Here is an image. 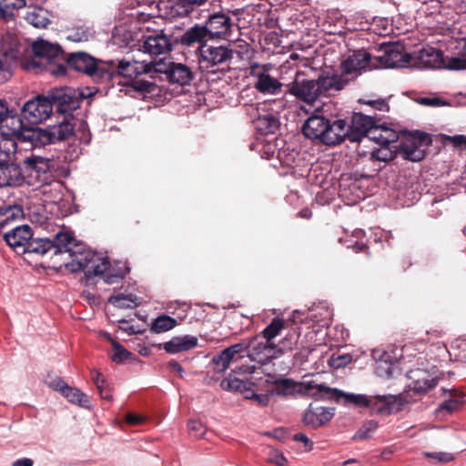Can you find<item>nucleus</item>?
Segmentation results:
<instances>
[{
	"label": "nucleus",
	"mask_w": 466,
	"mask_h": 466,
	"mask_svg": "<svg viewBox=\"0 0 466 466\" xmlns=\"http://www.w3.org/2000/svg\"><path fill=\"white\" fill-rule=\"evenodd\" d=\"M66 268L72 272L84 271L87 279L101 276L107 284L118 283L129 272L124 263L117 261L112 266L107 257L84 247L75 252V258L66 264Z\"/></svg>",
	"instance_id": "obj_1"
},
{
	"label": "nucleus",
	"mask_w": 466,
	"mask_h": 466,
	"mask_svg": "<svg viewBox=\"0 0 466 466\" xmlns=\"http://www.w3.org/2000/svg\"><path fill=\"white\" fill-rule=\"evenodd\" d=\"M24 176L25 183L30 187H36L42 189V193L46 194V188L56 184V182L57 163L56 160L42 156L31 154L23 160Z\"/></svg>",
	"instance_id": "obj_2"
},
{
	"label": "nucleus",
	"mask_w": 466,
	"mask_h": 466,
	"mask_svg": "<svg viewBox=\"0 0 466 466\" xmlns=\"http://www.w3.org/2000/svg\"><path fill=\"white\" fill-rule=\"evenodd\" d=\"M62 63L67 69L84 73L95 81L109 82L114 78V68L106 63L98 65L96 60L86 52L65 54Z\"/></svg>",
	"instance_id": "obj_3"
},
{
	"label": "nucleus",
	"mask_w": 466,
	"mask_h": 466,
	"mask_svg": "<svg viewBox=\"0 0 466 466\" xmlns=\"http://www.w3.org/2000/svg\"><path fill=\"white\" fill-rule=\"evenodd\" d=\"M32 50L37 58V61L32 60V67L44 66L47 72L56 76L66 74V66L62 63L66 53L59 45L40 39L33 43Z\"/></svg>",
	"instance_id": "obj_4"
},
{
	"label": "nucleus",
	"mask_w": 466,
	"mask_h": 466,
	"mask_svg": "<svg viewBox=\"0 0 466 466\" xmlns=\"http://www.w3.org/2000/svg\"><path fill=\"white\" fill-rule=\"evenodd\" d=\"M235 53L229 45L204 46L198 56L199 67L211 73L229 70Z\"/></svg>",
	"instance_id": "obj_5"
},
{
	"label": "nucleus",
	"mask_w": 466,
	"mask_h": 466,
	"mask_svg": "<svg viewBox=\"0 0 466 466\" xmlns=\"http://www.w3.org/2000/svg\"><path fill=\"white\" fill-rule=\"evenodd\" d=\"M52 109L56 108L58 114L71 115L73 111L80 107V104L86 95L79 89L70 86L52 88L47 93Z\"/></svg>",
	"instance_id": "obj_6"
},
{
	"label": "nucleus",
	"mask_w": 466,
	"mask_h": 466,
	"mask_svg": "<svg viewBox=\"0 0 466 466\" xmlns=\"http://www.w3.org/2000/svg\"><path fill=\"white\" fill-rule=\"evenodd\" d=\"M432 139L430 134L416 130L406 137L398 147V153L405 160L419 162L425 157V149L431 146Z\"/></svg>",
	"instance_id": "obj_7"
},
{
	"label": "nucleus",
	"mask_w": 466,
	"mask_h": 466,
	"mask_svg": "<svg viewBox=\"0 0 466 466\" xmlns=\"http://www.w3.org/2000/svg\"><path fill=\"white\" fill-rule=\"evenodd\" d=\"M74 136L75 124L70 119L65 117L63 121L56 125L33 131L32 139L38 140L41 144L46 145L66 141Z\"/></svg>",
	"instance_id": "obj_8"
},
{
	"label": "nucleus",
	"mask_w": 466,
	"mask_h": 466,
	"mask_svg": "<svg viewBox=\"0 0 466 466\" xmlns=\"http://www.w3.org/2000/svg\"><path fill=\"white\" fill-rule=\"evenodd\" d=\"M52 111L47 95L37 96L25 103L21 109V116L28 125H37L46 120Z\"/></svg>",
	"instance_id": "obj_9"
},
{
	"label": "nucleus",
	"mask_w": 466,
	"mask_h": 466,
	"mask_svg": "<svg viewBox=\"0 0 466 466\" xmlns=\"http://www.w3.org/2000/svg\"><path fill=\"white\" fill-rule=\"evenodd\" d=\"M157 74L165 75L166 79L171 84L186 86L194 78L193 71L189 66L182 63L159 59L156 65Z\"/></svg>",
	"instance_id": "obj_10"
},
{
	"label": "nucleus",
	"mask_w": 466,
	"mask_h": 466,
	"mask_svg": "<svg viewBox=\"0 0 466 466\" xmlns=\"http://www.w3.org/2000/svg\"><path fill=\"white\" fill-rule=\"evenodd\" d=\"M307 391L316 390L312 392L313 396H319L321 398H327L329 400H335L339 401L340 399H344L345 403H351L357 407L369 408L370 396L362 394H348L344 393L337 389L329 388L324 384L313 385L312 382H309L306 386Z\"/></svg>",
	"instance_id": "obj_11"
},
{
	"label": "nucleus",
	"mask_w": 466,
	"mask_h": 466,
	"mask_svg": "<svg viewBox=\"0 0 466 466\" xmlns=\"http://www.w3.org/2000/svg\"><path fill=\"white\" fill-rule=\"evenodd\" d=\"M20 46L11 36L2 38L0 47V85L12 76L13 66L19 58Z\"/></svg>",
	"instance_id": "obj_12"
},
{
	"label": "nucleus",
	"mask_w": 466,
	"mask_h": 466,
	"mask_svg": "<svg viewBox=\"0 0 466 466\" xmlns=\"http://www.w3.org/2000/svg\"><path fill=\"white\" fill-rule=\"evenodd\" d=\"M285 94L294 96L298 100L314 104L319 97L316 80L303 78V73H297L294 80L286 86Z\"/></svg>",
	"instance_id": "obj_13"
},
{
	"label": "nucleus",
	"mask_w": 466,
	"mask_h": 466,
	"mask_svg": "<svg viewBox=\"0 0 466 466\" xmlns=\"http://www.w3.org/2000/svg\"><path fill=\"white\" fill-rule=\"evenodd\" d=\"M371 56L365 50H358L341 61L339 70L349 83L358 77L362 71L370 67Z\"/></svg>",
	"instance_id": "obj_14"
},
{
	"label": "nucleus",
	"mask_w": 466,
	"mask_h": 466,
	"mask_svg": "<svg viewBox=\"0 0 466 466\" xmlns=\"http://www.w3.org/2000/svg\"><path fill=\"white\" fill-rule=\"evenodd\" d=\"M378 131H380V127L376 125L373 117L362 113H354L351 124H348V140L360 142L366 135H371Z\"/></svg>",
	"instance_id": "obj_15"
},
{
	"label": "nucleus",
	"mask_w": 466,
	"mask_h": 466,
	"mask_svg": "<svg viewBox=\"0 0 466 466\" xmlns=\"http://www.w3.org/2000/svg\"><path fill=\"white\" fill-rule=\"evenodd\" d=\"M211 40L206 26L200 24H195L193 26L186 29L179 36L177 42L184 47H196L198 56L202 46H208V42Z\"/></svg>",
	"instance_id": "obj_16"
},
{
	"label": "nucleus",
	"mask_w": 466,
	"mask_h": 466,
	"mask_svg": "<svg viewBox=\"0 0 466 466\" xmlns=\"http://www.w3.org/2000/svg\"><path fill=\"white\" fill-rule=\"evenodd\" d=\"M211 40L226 38L230 35L232 20L224 13H215L209 15L203 25Z\"/></svg>",
	"instance_id": "obj_17"
},
{
	"label": "nucleus",
	"mask_w": 466,
	"mask_h": 466,
	"mask_svg": "<svg viewBox=\"0 0 466 466\" xmlns=\"http://www.w3.org/2000/svg\"><path fill=\"white\" fill-rule=\"evenodd\" d=\"M24 166L0 160V187H21L26 185Z\"/></svg>",
	"instance_id": "obj_18"
},
{
	"label": "nucleus",
	"mask_w": 466,
	"mask_h": 466,
	"mask_svg": "<svg viewBox=\"0 0 466 466\" xmlns=\"http://www.w3.org/2000/svg\"><path fill=\"white\" fill-rule=\"evenodd\" d=\"M33 237L32 228L28 225L15 226L4 234L6 244L16 253L25 254V246Z\"/></svg>",
	"instance_id": "obj_19"
},
{
	"label": "nucleus",
	"mask_w": 466,
	"mask_h": 466,
	"mask_svg": "<svg viewBox=\"0 0 466 466\" xmlns=\"http://www.w3.org/2000/svg\"><path fill=\"white\" fill-rule=\"evenodd\" d=\"M348 123L345 119L327 120L321 144L336 146L348 139Z\"/></svg>",
	"instance_id": "obj_20"
},
{
	"label": "nucleus",
	"mask_w": 466,
	"mask_h": 466,
	"mask_svg": "<svg viewBox=\"0 0 466 466\" xmlns=\"http://www.w3.org/2000/svg\"><path fill=\"white\" fill-rule=\"evenodd\" d=\"M413 60V56L408 53H404L402 48L398 45H388L383 50V54L380 56V62L384 67H404Z\"/></svg>",
	"instance_id": "obj_21"
},
{
	"label": "nucleus",
	"mask_w": 466,
	"mask_h": 466,
	"mask_svg": "<svg viewBox=\"0 0 466 466\" xmlns=\"http://www.w3.org/2000/svg\"><path fill=\"white\" fill-rule=\"evenodd\" d=\"M172 49V43L167 35L161 33H154L143 36L140 50L150 56L166 54Z\"/></svg>",
	"instance_id": "obj_22"
},
{
	"label": "nucleus",
	"mask_w": 466,
	"mask_h": 466,
	"mask_svg": "<svg viewBox=\"0 0 466 466\" xmlns=\"http://www.w3.org/2000/svg\"><path fill=\"white\" fill-rule=\"evenodd\" d=\"M413 60H415L414 65L421 68H441L444 64L442 52L431 46L421 48Z\"/></svg>",
	"instance_id": "obj_23"
},
{
	"label": "nucleus",
	"mask_w": 466,
	"mask_h": 466,
	"mask_svg": "<svg viewBox=\"0 0 466 466\" xmlns=\"http://www.w3.org/2000/svg\"><path fill=\"white\" fill-rule=\"evenodd\" d=\"M50 386L61 392L68 401L84 408L89 407V399L86 394L79 389L68 386L63 380L57 378L50 382Z\"/></svg>",
	"instance_id": "obj_24"
},
{
	"label": "nucleus",
	"mask_w": 466,
	"mask_h": 466,
	"mask_svg": "<svg viewBox=\"0 0 466 466\" xmlns=\"http://www.w3.org/2000/svg\"><path fill=\"white\" fill-rule=\"evenodd\" d=\"M52 250L55 255L68 253L71 260L75 258V252L83 249V245L76 243V239L66 232H59L52 240Z\"/></svg>",
	"instance_id": "obj_25"
},
{
	"label": "nucleus",
	"mask_w": 466,
	"mask_h": 466,
	"mask_svg": "<svg viewBox=\"0 0 466 466\" xmlns=\"http://www.w3.org/2000/svg\"><path fill=\"white\" fill-rule=\"evenodd\" d=\"M316 83H318L319 97H321L330 91L342 90L349 84V79L344 78L340 73L331 76L322 74L316 79Z\"/></svg>",
	"instance_id": "obj_26"
},
{
	"label": "nucleus",
	"mask_w": 466,
	"mask_h": 466,
	"mask_svg": "<svg viewBox=\"0 0 466 466\" xmlns=\"http://www.w3.org/2000/svg\"><path fill=\"white\" fill-rule=\"evenodd\" d=\"M334 416V409L326 407H312L309 405L303 416V422L314 429L329 421Z\"/></svg>",
	"instance_id": "obj_27"
},
{
	"label": "nucleus",
	"mask_w": 466,
	"mask_h": 466,
	"mask_svg": "<svg viewBox=\"0 0 466 466\" xmlns=\"http://www.w3.org/2000/svg\"><path fill=\"white\" fill-rule=\"evenodd\" d=\"M260 336L258 334L248 339V358L259 362L263 360V358L268 359V354L277 348L274 342L259 339Z\"/></svg>",
	"instance_id": "obj_28"
},
{
	"label": "nucleus",
	"mask_w": 466,
	"mask_h": 466,
	"mask_svg": "<svg viewBox=\"0 0 466 466\" xmlns=\"http://www.w3.org/2000/svg\"><path fill=\"white\" fill-rule=\"evenodd\" d=\"M327 120L323 116L312 115L302 126L303 135L311 140L321 142Z\"/></svg>",
	"instance_id": "obj_29"
},
{
	"label": "nucleus",
	"mask_w": 466,
	"mask_h": 466,
	"mask_svg": "<svg viewBox=\"0 0 466 466\" xmlns=\"http://www.w3.org/2000/svg\"><path fill=\"white\" fill-rule=\"evenodd\" d=\"M198 338L191 335L183 337H174L169 341L164 343V350L170 354L187 351L198 346Z\"/></svg>",
	"instance_id": "obj_30"
},
{
	"label": "nucleus",
	"mask_w": 466,
	"mask_h": 466,
	"mask_svg": "<svg viewBox=\"0 0 466 466\" xmlns=\"http://www.w3.org/2000/svg\"><path fill=\"white\" fill-rule=\"evenodd\" d=\"M396 405L394 396H370L369 409L373 414L389 415Z\"/></svg>",
	"instance_id": "obj_31"
},
{
	"label": "nucleus",
	"mask_w": 466,
	"mask_h": 466,
	"mask_svg": "<svg viewBox=\"0 0 466 466\" xmlns=\"http://www.w3.org/2000/svg\"><path fill=\"white\" fill-rule=\"evenodd\" d=\"M409 379L413 381V389L416 392H426L437 385L436 379H430V375L426 370H410Z\"/></svg>",
	"instance_id": "obj_32"
},
{
	"label": "nucleus",
	"mask_w": 466,
	"mask_h": 466,
	"mask_svg": "<svg viewBox=\"0 0 466 466\" xmlns=\"http://www.w3.org/2000/svg\"><path fill=\"white\" fill-rule=\"evenodd\" d=\"M282 84L268 74L261 73L258 76L255 88L262 94L277 95L280 93Z\"/></svg>",
	"instance_id": "obj_33"
},
{
	"label": "nucleus",
	"mask_w": 466,
	"mask_h": 466,
	"mask_svg": "<svg viewBox=\"0 0 466 466\" xmlns=\"http://www.w3.org/2000/svg\"><path fill=\"white\" fill-rule=\"evenodd\" d=\"M23 216L24 211L17 205L0 207V233L4 228L23 218Z\"/></svg>",
	"instance_id": "obj_34"
},
{
	"label": "nucleus",
	"mask_w": 466,
	"mask_h": 466,
	"mask_svg": "<svg viewBox=\"0 0 466 466\" xmlns=\"http://www.w3.org/2000/svg\"><path fill=\"white\" fill-rule=\"evenodd\" d=\"M168 15L172 17L189 15L197 7L189 0H171L168 2Z\"/></svg>",
	"instance_id": "obj_35"
},
{
	"label": "nucleus",
	"mask_w": 466,
	"mask_h": 466,
	"mask_svg": "<svg viewBox=\"0 0 466 466\" xmlns=\"http://www.w3.org/2000/svg\"><path fill=\"white\" fill-rule=\"evenodd\" d=\"M177 325V321L176 319L162 314L152 321L149 330L151 333L159 334L174 329Z\"/></svg>",
	"instance_id": "obj_36"
},
{
	"label": "nucleus",
	"mask_w": 466,
	"mask_h": 466,
	"mask_svg": "<svg viewBox=\"0 0 466 466\" xmlns=\"http://www.w3.org/2000/svg\"><path fill=\"white\" fill-rule=\"evenodd\" d=\"M255 124L258 130L266 135L275 134L279 127V119L271 114L258 116Z\"/></svg>",
	"instance_id": "obj_37"
},
{
	"label": "nucleus",
	"mask_w": 466,
	"mask_h": 466,
	"mask_svg": "<svg viewBox=\"0 0 466 466\" xmlns=\"http://www.w3.org/2000/svg\"><path fill=\"white\" fill-rule=\"evenodd\" d=\"M53 244L49 238H34L31 237L30 241L25 246V253H34L37 255H45L52 250Z\"/></svg>",
	"instance_id": "obj_38"
},
{
	"label": "nucleus",
	"mask_w": 466,
	"mask_h": 466,
	"mask_svg": "<svg viewBox=\"0 0 466 466\" xmlns=\"http://www.w3.org/2000/svg\"><path fill=\"white\" fill-rule=\"evenodd\" d=\"M286 327V320L276 317L271 322L260 332V335L263 339H265L268 342H272V340L278 337L281 330Z\"/></svg>",
	"instance_id": "obj_39"
},
{
	"label": "nucleus",
	"mask_w": 466,
	"mask_h": 466,
	"mask_svg": "<svg viewBox=\"0 0 466 466\" xmlns=\"http://www.w3.org/2000/svg\"><path fill=\"white\" fill-rule=\"evenodd\" d=\"M106 65L114 68V76L116 75L122 76L130 78V82L137 78V74L135 73L136 68H134L132 61L123 59L119 61L117 65L110 61L106 63Z\"/></svg>",
	"instance_id": "obj_40"
},
{
	"label": "nucleus",
	"mask_w": 466,
	"mask_h": 466,
	"mask_svg": "<svg viewBox=\"0 0 466 466\" xmlns=\"http://www.w3.org/2000/svg\"><path fill=\"white\" fill-rule=\"evenodd\" d=\"M380 127V137L371 136L370 139L379 143L381 147H389L390 144L397 142L399 139L398 133L384 126Z\"/></svg>",
	"instance_id": "obj_41"
},
{
	"label": "nucleus",
	"mask_w": 466,
	"mask_h": 466,
	"mask_svg": "<svg viewBox=\"0 0 466 466\" xmlns=\"http://www.w3.org/2000/svg\"><path fill=\"white\" fill-rule=\"evenodd\" d=\"M441 68H446L449 70H462L466 69V41L464 42L463 47L460 52L459 56H452L444 59V64L441 66Z\"/></svg>",
	"instance_id": "obj_42"
},
{
	"label": "nucleus",
	"mask_w": 466,
	"mask_h": 466,
	"mask_svg": "<svg viewBox=\"0 0 466 466\" xmlns=\"http://www.w3.org/2000/svg\"><path fill=\"white\" fill-rule=\"evenodd\" d=\"M25 119L22 116H18L16 112L14 110H10V114L5 117L4 127H7L9 129L10 134H17L21 132L25 128Z\"/></svg>",
	"instance_id": "obj_43"
},
{
	"label": "nucleus",
	"mask_w": 466,
	"mask_h": 466,
	"mask_svg": "<svg viewBox=\"0 0 466 466\" xmlns=\"http://www.w3.org/2000/svg\"><path fill=\"white\" fill-rule=\"evenodd\" d=\"M296 386V382L290 379H280L275 381L272 392L280 396L292 395Z\"/></svg>",
	"instance_id": "obj_44"
},
{
	"label": "nucleus",
	"mask_w": 466,
	"mask_h": 466,
	"mask_svg": "<svg viewBox=\"0 0 466 466\" xmlns=\"http://www.w3.org/2000/svg\"><path fill=\"white\" fill-rule=\"evenodd\" d=\"M25 18L35 28H46L50 24V20L45 15L43 10L27 12Z\"/></svg>",
	"instance_id": "obj_45"
},
{
	"label": "nucleus",
	"mask_w": 466,
	"mask_h": 466,
	"mask_svg": "<svg viewBox=\"0 0 466 466\" xmlns=\"http://www.w3.org/2000/svg\"><path fill=\"white\" fill-rule=\"evenodd\" d=\"M132 63H133L134 68H136L135 73L137 74V78L143 74L149 75V76L151 78H155L156 77L155 75H157V66H156L157 61L139 62L137 60H133Z\"/></svg>",
	"instance_id": "obj_46"
},
{
	"label": "nucleus",
	"mask_w": 466,
	"mask_h": 466,
	"mask_svg": "<svg viewBox=\"0 0 466 466\" xmlns=\"http://www.w3.org/2000/svg\"><path fill=\"white\" fill-rule=\"evenodd\" d=\"M234 359L232 356L228 353V351L225 349L222 351H220L219 354L215 355L212 358V363L215 366V370L218 373H222L226 370L228 369L230 362Z\"/></svg>",
	"instance_id": "obj_47"
},
{
	"label": "nucleus",
	"mask_w": 466,
	"mask_h": 466,
	"mask_svg": "<svg viewBox=\"0 0 466 466\" xmlns=\"http://www.w3.org/2000/svg\"><path fill=\"white\" fill-rule=\"evenodd\" d=\"M220 387L225 390L248 391L247 382L236 377L229 376L221 380Z\"/></svg>",
	"instance_id": "obj_48"
},
{
	"label": "nucleus",
	"mask_w": 466,
	"mask_h": 466,
	"mask_svg": "<svg viewBox=\"0 0 466 466\" xmlns=\"http://www.w3.org/2000/svg\"><path fill=\"white\" fill-rule=\"evenodd\" d=\"M463 404L464 401L461 400V397H459L456 393H452L449 400L440 404L438 410H446L448 413H452L460 410Z\"/></svg>",
	"instance_id": "obj_49"
},
{
	"label": "nucleus",
	"mask_w": 466,
	"mask_h": 466,
	"mask_svg": "<svg viewBox=\"0 0 466 466\" xmlns=\"http://www.w3.org/2000/svg\"><path fill=\"white\" fill-rule=\"evenodd\" d=\"M377 429V421L373 420H368L358 430V431L354 434L353 439L361 441L370 439Z\"/></svg>",
	"instance_id": "obj_50"
},
{
	"label": "nucleus",
	"mask_w": 466,
	"mask_h": 466,
	"mask_svg": "<svg viewBox=\"0 0 466 466\" xmlns=\"http://www.w3.org/2000/svg\"><path fill=\"white\" fill-rule=\"evenodd\" d=\"M129 86H131L134 90L140 92V93H153L157 86L152 82L147 81L144 79H133L129 84Z\"/></svg>",
	"instance_id": "obj_51"
},
{
	"label": "nucleus",
	"mask_w": 466,
	"mask_h": 466,
	"mask_svg": "<svg viewBox=\"0 0 466 466\" xmlns=\"http://www.w3.org/2000/svg\"><path fill=\"white\" fill-rule=\"evenodd\" d=\"M108 339L112 341V347L114 350V354L112 356L113 361L120 363L128 360L133 355L130 351L125 349L117 341L112 340L109 336Z\"/></svg>",
	"instance_id": "obj_52"
},
{
	"label": "nucleus",
	"mask_w": 466,
	"mask_h": 466,
	"mask_svg": "<svg viewBox=\"0 0 466 466\" xmlns=\"http://www.w3.org/2000/svg\"><path fill=\"white\" fill-rule=\"evenodd\" d=\"M299 331L293 330L289 332L285 338L279 342V351L283 354L285 350H291L297 344L299 338Z\"/></svg>",
	"instance_id": "obj_53"
},
{
	"label": "nucleus",
	"mask_w": 466,
	"mask_h": 466,
	"mask_svg": "<svg viewBox=\"0 0 466 466\" xmlns=\"http://www.w3.org/2000/svg\"><path fill=\"white\" fill-rule=\"evenodd\" d=\"M398 151H392L389 147H381V148L371 152V159L390 162L397 157Z\"/></svg>",
	"instance_id": "obj_54"
},
{
	"label": "nucleus",
	"mask_w": 466,
	"mask_h": 466,
	"mask_svg": "<svg viewBox=\"0 0 466 466\" xmlns=\"http://www.w3.org/2000/svg\"><path fill=\"white\" fill-rule=\"evenodd\" d=\"M415 101L420 105L432 107L445 106L450 105L448 101L437 96H419L415 98Z\"/></svg>",
	"instance_id": "obj_55"
},
{
	"label": "nucleus",
	"mask_w": 466,
	"mask_h": 466,
	"mask_svg": "<svg viewBox=\"0 0 466 466\" xmlns=\"http://www.w3.org/2000/svg\"><path fill=\"white\" fill-rule=\"evenodd\" d=\"M228 353L232 356L233 359L237 355H238V358H242L244 353H247V356L248 357V340L243 339L239 343H236L230 347H228L226 349Z\"/></svg>",
	"instance_id": "obj_56"
},
{
	"label": "nucleus",
	"mask_w": 466,
	"mask_h": 466,
	"mask_svg": "<svg viewBox=\"0 0 466 466\" xmlns=\"http://www.w3.org/2000/svg\"><path fill=\"white\" fill-rule=\"evenodd\" d=\"M109 302L118 308L127 309V308H132V305L130 303H133L134 301H133V299H129L127 296L116 295V296H111L109 299Z\"/></svg>",
	"instance_id": "obj_57"
},
{
	"label": "nucleus",
	"mask_w": 466,
	"mask_h": 466,
	"mask_svg": "<svg viewBox=\"0 0 466 466\" xmlns=\"http://www.w3.org/2000/svg\"><path fill=\"white\" fill-rule=\"evenodd\" d=\"M187 426L190 434H192L196 438L203 437V435L206 432V428L198 420H189Z\"/></svg>",
	"instance_id": "obj_58"
},
{
	"label": "nucleus",
	"mask_w": 466,
	"mask_h": 466,
	"mask_svg": "<svg viewBox=\"0 0 466 466\" xmlns=\"http://www.w3.org/2000/svg\"><path fill=\"white\" fill-rule=\"evenodd\" d=\"M268 460L278 466H288V460L278 450H272L269 453Z\"/></svg>",
	"instance_id": "obj_59"
},
{
	"label": "nucleus",
	"mask_w": 466,
	"mask_h": 466,
	"mask_svg": "<svg viewBox=\"0 0 466 466\" xmlns=\"http://www.w3.org/2000/svg\"><path fill=\"white\" fill-rule=\"evenodd\" d=\"M351 360V357L350 355H341L336 358H332L330 360V365L336 369L346 366Z\"/></svg>",
	"instance_id": "obj_60"
},
{
	"label": "nucleus",
	"mask_w": 466,
	"mask_h": 466,
	"mask_svg": "<svg viewBox=\"0 0 466 466\" xmlns=\"http://www.w3.org/2000/svg\"><path fill=\"white\" fill-rule=\"evenodd\" d=\"M425 455L441 462H448L453 460L452 455L447 452H426Z\"/></svg>",
	"instance_id": "obj_61"
},
{
	"label": "nucleus",
	"mask_w": 466,
	"mask_h": 466,
	"mask_svg": "<svg viewBox=\"0 0 466 466\" xmlns=\"http://www.w3.org/2000/svg\"><path fill=\"white\" fill-rule=\"evenodd\" d=\"M96 389H97L102 399L106 400H112V393H111L112 389L106 380L105 381V383H103V384L101 383L98 386H96Z\"/></svg>",
	"instance_id": "obj_62"
},
{
	"label": "nucleus",
	"mask_w": 466,
	"mask_h": 466,
	"mask_svg": "<svg viewBox=\"0 0 466 466\" xmlns=\"http://www.w3.org/2000/svg\"><path fill=\"white\" fill-rule=\"evenodd\" d=\"M245 398L257 401L260 406H267L269 402L268 394H258L256 392H252V396L245 395Z\"/></svg>",
	"instance_id": "obj_63"
},
{
	"label": "nucleus",
	"mask_w": 466,
	"mask_h": 466,
	"mask_svg": "<svg viewBox=\"0 0 466 466\" xmlns=\"http://www.w3.org/2000/svg\"><path fill=\"white\" fill-rule=\"evenodd\" d=\"M88 35L89 34L87 30L77 29L76 31L73 32L71 35H68V39L75 42L86 41L88 39Z\"/></svg>",
	"instance_id": "obj_64"
}]
</instances>
